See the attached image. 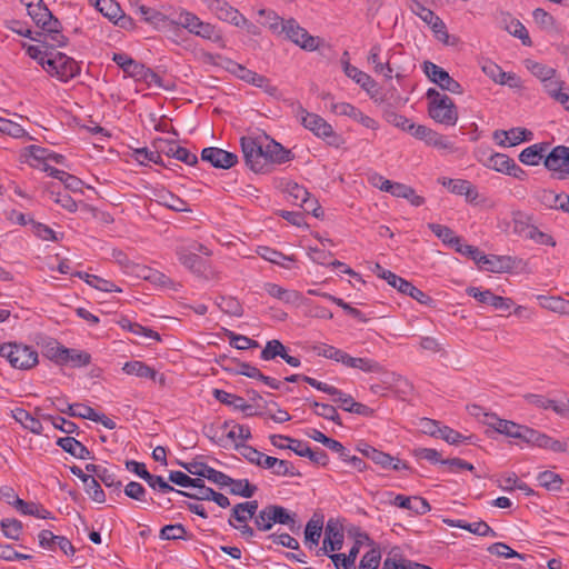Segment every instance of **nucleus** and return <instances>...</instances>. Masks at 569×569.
<instances>
[{
  "instance_id": "obj_1",
  "label": "nucleus",
  "mask_w": 569,
  "mask_h": 569,
  "mask_svg": "<svg viewBox=\"0 0 569 569\" xmlns=\"http://www.w3.org/2000/svg\"><path fill=\"white\" fill-rule=\"evenodd\" d=\"M298 114L300 116L301 124L318 138L326 140L328 144L339 148L343 143L342 137L336 133L332 126L322 117L307 112L302 106H299Z\"/></svg>"
},
{
  "instance_id": "obj_2",
  "label": "nucleus",
  "mask_w": 569,
  "mask_h": 569,
  "mask_svg": "<svg viewBox=\"0 0 569 569\" xmlns=\"http://www.w3.org/2000/svg\"><path fill=\"white\" fill-rule=\"evenodd\" d=\"M0 356L7 358L13 368L27 370L38 363V353L29 346L4 343L0 346Z\"/></svg>"
},
{
  "instance_id": "obj_3",
  "label": "nucleus",
  "mask_w": 569,
  "mask_h": 569,
  "mask_svg": "<svg viewBox=\"0 0 569 569\" xmlns=\"http://www.w3.org/2000/svg\"><path fill=\"white\" fill-rule=\"evenodd\" d=\"M174 28L182 27L189 32L204 39L219 41L221 37L217 33L214 26L201 21L197 16L191 12L182 11L173 20Z\"/></svg>"
},
{
  "instance_id": "obj_4",
  "label": "nucleus",
  "mask_w": 569,
  "mask_h": 569,
  "mask_svg": "<svg viewBox=\"0 0 569 569\" xmlns=\"http://www.w3.org/2000/svg\"><path fill=\"white\" fill-rule=\"evenodd\" d=\"M240 143L246 164L257 173L266 172L267 161L263 153V144L252 137H242Z\"/></svg>"
},
{
  "instance_id": "obj_5",
  "label": "nucleus",
  "mask_w": 569,
  "mask_h": 569,
  "mask_svg": "<svg viewBox=\"0 0 569 569\" xmlns=\"http://www.w3.org/2000/svg\"><path fill=\"white\" fill-rule=\"evenodd\" d=\"M423 72L428 79L439 86L442 90L449 91L455 94L463 92L461 84L456 81L450 74L431 61L423 62Z\"/></svg>"
},
{
  "instance_id": "obj_6",
  "label": "nucleus",
  "mask_w": 569,
  "mask_h": 569,
  "mask_svg": "<svg viewBox=\"0 0 569 569\" xmlns=\"http://www.w3.org/2000/svg\"><path fill=\"white\" fill-rule=\"evenodd\" d=\"M280 32H284L288 39L302 49L316 50L318 48L319 39L310 36L295 19H288L286 22H282Z\"/></svg>"
},
{
  "instance_id": "obj_7",
  "label": "nucleus",
  "mask_w": 569,
  "mask_h": 569,
  "mask_svg": "<svg viewBox=\"0 0 569 569\" xmlns=\"http://www.w3.org/2000/svg\"><path fill=\"white\" fill-rule=\"evenodd\" d=\"M429 116L437 122L455 126L458 120L457 108L452 99L448 96H442L436 104L428 107Z\"/></svg>"
},
{
  "instance_id": "obj_8",
  "label": "nucleus",
  "mask_w": 569,
  "mask_h": 569,
  "mask_svg": "<svg viewBox=\"0 0 569 569\" xmlns=\"http://www.w3.org/2000/svg\"><path fill=\"white\" fill-rule=\"evenodd\" d=\"M343 545V532L338 528L337 523L330 519L325 528V538L322 546L317 549L316 555L318 557L329 555V552H336L341 550Z\"/></svg>"
},
{
  "instance_id": "obj_9",
  "label": "nucleus",
  "mask_w": 569,
  "mask_h": 569,
  "mask_svg": "<svg viewBox=\"0 0 569 569\" xmlns=\"http://www.w3.org/2000/svg\"><path fill=\"white\" fill-rule=\"evenodd\" d=\"M201 159L219 169H229L238 162L237 154L216 147L204 148L201 151Z\"/></svg>"
},
{
  "instance_id": "obj_10",
  "label": "nucleus",
  "mask_w": 569,
  "mask_h": 569,
  "mask_svg": "<svg viewBox=\"0 0 569 569\" xmlns=\"http://www.w3.org/2000/svg\"><path fill=\"white\" fill-rule=\"evenodd\" d=\"M330 109L337 114L347 116L358 121L368 129L377 130L379 127L378 122L373 118L365 114L358 108L348 102L331 103Z\"/></svg>"
},
{
  "instance_id": "obj_11",
  "label": "nucleus",
  "mask_w": 569,
  "mask_h": 569,
  "mask_svg": "<svg viewBox=\"0 0 569 569\" xmlns=\"http://www.w3.org/2000/svg\"><path fill=\"white\" fill-rule=\"evenodd\" d=\"M569 148L565 146L555 147L545 158V167L548 170L557 171L558 179H566L565 168L569 161Z\"/></svg>"
},
{
  "instance_id": "obj_12",
  "label": "nucleus",
  "mask_w": 569,
  "mask_h": 569,
  "mask_svg": "<svg viewBox=\"0 0 569 569\" xmlns=\"http://www.w3.org/2000/svg\"><path fill=\"white\" fill-rule=\"evenodd\" d=\"M486 417L490 419L487 423L497 432L523 441V435H526L528 429L527 426H522L510 420L500 419L493 413L486 415Z\"/></svg>"
},
{
  "instance_id": "obj_13",
  "label": "nucleus",
  "mask_w": 569,
  "mask_h": 569,
  "mask_svg": "<svg viewBox=\"0 0 569 569\" xmlns=\"http://www.w3.org/2000/svg\"><path fill=\"white\" fill-rule=\"evenodd\" d=\"M467 293L478 300L481 303H487L492 306L495 309L500 311H508L513 305L510 298H505L501 296H496L490 290L481 291L479 288L469 287L467 289Z\"/></svg>"
},
{
  "instance_id": "obj_14",
  "label": "nucleus",
  "mask_w": 569,
  "mask_h": 569,
  "mask_svg": "<svg viewBox=\"0 0 569 569\" xmlns=\"http://www.w3.org/2000/svg\"><path fill=\"white\" fill-rule=\"evenodd\" d=\"M138 12L147 23L152 24L158 30H171L174 28V18L167 17L157 9L141 4L138 7Z\"/></svg>"
},
{
  "instance_id": "obj_15",
  "label": "nucleus",
  "mask_w": 569,
  "mask_h": 569,
  "mask_svg": "<svg viewBox=\"0 0 569 569\" xmlns=\"http://www.w3.org/2000/svg\"><path fill=\"white\" fill-rule=\"evenodd\" d=\"M389 278H391L390 286L396 288L399 292L411 297L421 305L430 306L433 302L430 296L415 287L411 282L407 281L406 279L397 274L393 277L389 274Z\"/></svg>"
},
{
  "instance_id": "obj_16",
  "label": "nucleus",
  "mask_w": 569,
  "mask_h": 569,
  "mask_svg": "<svg viewBox=\"0 0 569 569\" xmlns=\"http://www.w3.org/2000/svg\"><path fill=\"white\" fill-rule=\"evenodd\" d=\"M272 523L283 525L289 528L292 532L300 530V525L297 521V513L288 510L287 508L279 505H268Z\"/></svg>"
},
{
  "instance_id": "obj_17",
  "label": "nucleus",
  "mask_w": 569,
  "mask_h": 569,
  "mask_svg": "<svg viewBox=\"0 0 569 569\" xmlns=\"http://www.w3.org/2000/svg\"><path fill=\"white\" fill-rule=\"evenodd\" d=\"M393 506L412 511L416 515H425L430 511L429 502L421 497L397 495L391 501Z\"/></svg>"
},
{
  "instance_id": "obj_18",
  "label": "nucleus",
  "mask_w": 569,
  "mask_h": 569,
  "mask_svg": "<svg viewBox=\"0 0 569 569\" xmlns=\"http://www.w3.org/2000/svg\"><path fill=\"white\" fill-rule=\"evenodd\" d=\"M515 261L509 256L485 254L481 259L479 268L488 272H508L513 268Z\"/></svg>"
},
{
  "instance_id": "obj_19",
  "label": "nucleus",
  "mask_w": 569,
  "mask_h": 569,
  "mask_svg": "<svg viewBox=\"0 0 569 569\" xmlns=\"http://www.w3.org/2000/svg\"><path fill=\"white\" fill-rule=\"evenodd\" d=\"M211 9L218 19L222 21L232 23L234 26H241V23H246V17L227 2L217 0L212 2Z\"/></svg>"
},
{
  "instance_id": "obj_20",
  "label": "nucleus",
  "mask_w": 569,
  "mask_h": 569,
  "mask_svg": "<svg viewBox=\"0 0 569 569\" xmlns=\"http://www.w3.org/2000/svg\"><path fill=\"white\" fill-rule=\"evenodd\" d=\"M263 153L267 161V168L269 167V162L284 163L292 159L291 151L274 140H270L266 146H263Z\"/></svg>"
},
{
  "instance_id": "obj_21",
  "label": "nucleus",
  "mask_w": 569,
  "mask_h": 569,
  "mask_svg": "<svg viewBox=\"0 0 569 569\" xmlns=\"http://www.w3.org/2000/svg\"><path fill=\"white\" fill-rule=\"evenodd\" d=\"M153 196H154L156 202H158L159 204H161L168 209H171L177 212L190 211L187 208L186 201H183L181 198L171 193L168 190H164V189L154 190Z\"/></svg>"
},
{
  "instance_id": "obj_22",
  "label": "nucleus",
  "mask_w": 569,
  "mask_h": 569,
  "mask_svg": "<svg viewBox=\"0 0 569 569\" xmlns=\"http://www.w3.org/2000/svg\"><path fill=\"white\" fill-rule=\"evenodd\" d=\"M58 71L57 77L61 81H68L74 78L80 72L79 64L74 61V59L68 57L62 52H58Z\"/></svg>"
},
{
  "instance_id": "obj_23",
  "label": "nucleus",
  "mask_w": 569,
  "mask_h": 569,
  "mask_svg": "<svg viewBox=\"0 0 569 569\" xmlns=\"http://www.w3.org/2000/svg\"><path fill=\"white\" fill-rule=\"evenodd\" d=\"M443 522L449 527H457L478 536H497L496 531L485 521H478L473 523L465 522L463 520L443 519Z\"/></svg>"
},
{
  "instance_id": "obj_24",
  "label": "nucleus",
  "mask_w": 569,
  "mask_h": 569,
  "mask_svg": "<svg viewBox=\"0 0 569 569\" xmlns=\"http://www.w3.org/2000/svg\"><path fill=\"white\" fill-rule=\"evenodd\" d=\"M57 445L78 459H91L90 450L72 437L59 438Z\"/></svg>"
},
{
  "instance_id": "obj_25",
  "label": "nucleus",
  "mask_w": 569,
  "mask_h": 569,
  "mask_svg": "<svg viewBox=\"0 0 569 569\" xmlns=\"http://www.w3.org/2000/svg\"><path fill=\"white\" fill-rule=\"evenodd\" d=\"M527 134L531 136L532 133L526 129L522 128H512L509 131L505 130H496L493 132V139H499L501 136L505 137V140H500L499 144L502 147L509 146H516L525 140H529L530 138H527Z\"/></svg>"
},
{
  "instance_id": "obj_26",
  "label": "nucleus",
  "mask_w": 569,
  "mask_h": 569,
  "mask_svg": "<svg viewBox=\"0 0 569 569\" xmlns=\"http://www.w3.org/2000/svg\"><path fill=\"white\" fill-rule=\"evenodd\" d=\"M33 41L41 43L43 48L52 51L56 48L64 47L68 42V38L61 33V31L53 29V33L50 32H37V38H32Z\"/></svg>"
},
{
  "instance_id": "obj_27",
  "label": "nucleus",
  "mask_w": 569,
  "mask_h": 569,
  "mask_svg": "<svg viewBox=\"0 0 569 569\" xmlns=\"http://www.w3.org/2000/svg\"><path fill=\"white\" fill-rule=\"evenodd\" d=\"M266 469L273 468V473L276 476H289V477H300L301 473L295 468V466L283 459H278L274 457H267L264 459Z\"/></svg>"
},
{
  "instance_id": "obj_28",
  "label": "nucleus",
  "mask_w": 569,
  "mask_h": 569,
  "mask_svg": "<svg viewBox=\"0 0 569 569\" xmlns=\"http://www.w3.org/2000/svg\"><path fill=\"white\" fill-rule=\"evenodd\" d=\"M347 77L356 81L363 90L373 97L377 90V82L366 72L359 70L357 67H347Z\"/></svg>"
},
{
  "instance_id": "obj_29",
  "label": "nucleus",
  "mask_w": 569,
  "mask_h": 569,
  "mask_svg": "<svg viewBox=\"0 0 569 569\" xmlns=\"http://www.w3.org/2000/svg\"><path fill=\"white\" fill-rule=\"evenodd\" d=\"M74 277L83 279L89 286L104 292H121L122 290L113 282L102 279L98 276L90 274L83 271H77L73 273Z\"/></svg>"
},
{
  "instance_id": "obj_30",
  "label": "nucleus",
  "mask_w": 569,
  "mask_h": 569,
  "mask_svg": "<svg viewBox=\"0 0 569 569\" xmlns=\"http://www.w3.org/2000/svg\"><path fill=\"white\" fill-rule=\"evenodd\" d=\"M348 368L359 369L367 373H383L385 368L376 360L348 356L345 365Z\"/></svg>"
},
{
  "instance_id": "obj_31",
  "label": "nucleus",
  "mask_w": 569,
  "mask_h": 569,
  "mask_svg": "<svg viewBox=\"0 0 569 569\" xmlns=\"http://www.w3.org/2000/svg\"><path fill=\"white\" fill-rule=\"evenodd\" d=\"M547 148L548 144L546 143L532 144L521 151V153L519 154V160L527 166H537L545 157Z\"/></svg>"
},
{
  "instance_id": "obj_32",
  "label": "nucleus",
  "mask_w": 569,
  "mask_h": 569,
  "mask_svg": "<svg viewBox=\"0 0 569 569\" xmlns=\"http://www.w3.org/2000/svg\"><path fill=\"white\" fill-rule=\"evenodd\" d=\"M44 170L49 173V176L59 179L64 184L66 189H69L73 192L82 190L83 182L76 176L49 166L46 167Z\"/></svg>"
},
{
  "instance_id": "obj_33",
  "label": "nucleus",
  "mask_w": 569,
  "mask_h": 569,
  "mask_svg": "<svg viewBox=\"0 0 569 569\" xmlns=\"http://www.w3.org/2000/svg\"><path fill=\"white\" fill-rule=\"evenodd\" d=\"M112 60L126 72L129 77L137 80L141 76L144 64L137 62L126 53H114Z\"/></svg>"
},
{
  "instance_id": "obj_34",
  "label": "nucleus",
  "mask_w": 569,
  "mask_h": 569,
  "mask_svg": "<svg viewBox=\"0 0 569 569\" xmlns=\"http://www.w3.org/2000/svg\"><path fill=\"white\" fill-rule=\"evenodd\" d=\"M13 506L23 515L34 516L41 519H52V515L47 509L34 502H27L20 498H16Z\"/></svg>"
},
{
  "instance_id": "obj_35",
  "label": "nucleus",
  "mask_w": 569,
  "mask_h": 569,
  "mask_svg": "<svg viewBox=\"0 0 569 569\" xmlns=\"http://www.w3.org/2000/svg\"><path fill=\"white\" fill-rule=\"evenodd\" d=\"M540 306L543 309L550 310L552 312L559 315L569 316V300H566L561 297H548V296H538Z\"/></svg>"
},
{
  "instance_id": "obj_36",
  "label": "nucleus",
  "mask_w": 569,
  "mask_h": 569,
  "mask_svg": "<svg viewBox=\"0 0 569 569\" xmlns=\"http://www.w3.org/2000/svg\"><path fill=\"white\" fill-rule=\"evenodd\" d=\"M264 290L273 298L284 303H297L300 300V295L293 290H287L276 283H266Z\"/></svg>"
},
{
  "instance_id": "obj_37",
  "label": "nucleus",
  "mask_w": 569,
  "mask_h": 569,
  "mask_svg": "<svg viewBox=\"0 0 569 569\" xmlns=\"http://www.w3.org/2000/svg\"><path fill=\"white\" fill-rule=\"evenodd\" d=\"M375 463L379 465L383 469L391 468L393 470L409 469V466L406 462H402L400 459L390 456L383 451L376 449L372 452V458L370 459Z\"/></svg>"
},
{
  "instance_id": "obj_38",
  "label": "nucleus",
  "mask_w": 569,
  "mask_h": 569,
  "mask_svg": "<svg viewBox=\"0 0 569 569\" xmlns=\"http://www.w3.org/2000/svg\"><path fill=\"white\" fill-rule=\"evenodd\" d=\"M322 519L311 518L305 529V543L313 549L318 546L322 532Z\"/></svg>"
},
{
  "instance_id": "obj_39",
  "label": "nucleus",
  "mask_w": 569,
  "mask_h": 569,
  "mask_svg": "<svg viewBox=\"0 0 569 569\" xmlns=\"http://www.w3.org/2000/svg\"><path fill=\"white\" fill-rule=\"evenodd\" d=\"M442 184L447 187L452 193L465 194L468 200L472 201L477 197V192L472 189L467 180L461 179H443Z\"/></svg>"
},
{
  "instance_id": "obj_40",
  "label": "nucleus",
  "mask_w": 569,
  "mask_h": 569,
  "mask_svg": "<svg viewBox=\"0 0 569 569\" xmlns=\"http://www.w3.org/2000/svg\"><path fill=\"white\" fill-rule=\"evenodd\" d=\"M180 262L194 273H202L206 270L204 261L194 252L186 249L178 251Z\"/></svg>"
},
{
  "instance_id": "obj_41",
  "label": "nucleus",
  "mask_w": 569,
  "mask_h": 569,
  "mask_svg": "<svg viewBox=\"0 0 569 569\" xmlns=\"http://www.w3.org/2000/svg\"><path fill=\"white\" fill-rule=\"evenodd\" d=\"M122 369L128 375L149 378L153 381L157 379V371L142 361H129L124 363Z\"/></svg>"
},
{
  "instance_id": "obj_42",
  "label": "nucleus",
  "mask_w": 569,
  "mask_h": 569,
  "mask_svg": "<svg viewBox=\"0 0 569 569\" xmlns=\"http://www.w3.org/2000/svg\"><path fill=\"white\" fill-rule=\"evenodd\" d=\"M13 417L23 426V428L30 430L32 433L40 435L42 432V425L40 420L31 416L27 410L18 408L13 412Z\"/></svg>"
},
{
  "instance_id": "obj_43",
  "label": "nucleus",
  "mask_w": 569,
  "mask_h": 569,
  "mask_svg": "<svg viewBox=\"0 0 569 569\" xmlns=\"http://www.w3.org/2000/svg\"><path fill=\"white\" fill-rule=\"evenodd\" d=\"M138 276L156 286L170 287L173 284V281L164 273L144 266L140 267L138 270Z\"/></svg>"
},
{
  "instance_id": "obj_44",
  "label": "nucleus",
  "mask_w": 569,
  "mask_h": 569,
  "mask_svg": "<svg viewBox=\"0 0 569 569\" xmlns=\"http://www.w3.org/2000/svg\"><path fill=\"white\" fill-rule=\"evenodd\" d=\"M535 226L530 223V218L520 211H517L512 216V231L519 237L529 239V234L531 233V229Z\"/></svg>"
},
{
  "instance_id": "obj_45",
  "label": "nucleus",
  "mask_w": 569,
  "mask_h": 569,
  "mask_svg": "<svg viewBox=\"0 0 569 569\" xmlns=\"http://www.w3.org/2000/svg\"><path fill=\"white\" fill-rule=\"evenodd\" d=\"M213 397L221 403L227 405V406H233L236 409H239L242 411H247V410L251 409V407H252L250 405H247L244 402L243 398L232 395V393H229L221 389H214Z\"/></svg>"
},
{
  "instance_id": "obj_46",
  "label": "nucleus",
  "mask_w": 569,
  "mask_h": 569,
  "mask_svg": "<svg viewBox=\"0 0 569 569\" xmlns=\"http://www.w3.org/2000/svg\"><path fill=\"white\" fill-rule=\"evenodd\" d=\"M535 197L547 208L560 209L561 200L565 199V193H555L551 190L539 189L536 191Z\"/></svg>"
},
{
  "instance_id": "obj_47",
  "label": "nucleus",
  "mask_w": 569,
  "mask_h": 569,
  "mask_svg": "<svg viewBox=\"0 0 569 569\" xmlns=\"http://www.w3.org/2000/svg\"><path fill=\"white\" fill-rule=\"evenodd\" d=\"M428 228L442 240L445 244H449L452 248H456L461 240L460 237L456 236L455 232L447 226H442L439 223H429Z\"/></svg>"
},
{
  "instance_id": "obj_48",
  "label": "nucleus",
  "mask_w": 569,
  "mask_h": 569,
  "mask_svg": "<svg viewBox=\"0 0 569 569\" xmlns=\"http://www.w3.org/2000/svg\"><path fill=\"white\" fill-rule=\"evenodd\" d=\"M313 350L317 352L318 356L325 357L327 359L335 360L337 362H341L342 365H346L349 353L329 345H320L313 347Z\"/></svg>"
},
{
  "instance_id": "obj_49",
  "label": "nucleus",
  "mask_w": 569,
  "mask_h": 569,
  "mask_svg": "<svg viewBox=\"0 0 569 569\" xmlns=\"http://www.w3.org/2000/svg\"><path fill=\"white\" fill-rule=\"evenodd\" d=\"M60 352L64 353L63 365L70 362L73 367H84L91 361V356L86 351L67 348V350H61Z\"/></svg>"
},
{
  "instance_id": "obj_50",
  "label": "nucleus",
  "mask_w": 569,
  "mask_h": 569,
  "mask_svg": "<svg viewBox=\"0 0 569 569\" xmlns=\"http://www.w3.org/2000/svg\"><path fill=\"white\" fill-rule=\"evenodd\" d=\"M283 191L289 196L291 202L296 206H299L300 202H306V199H308L310 193L305 187L299 186L293 181H287L284 183Z\"/></svg>"
},
{
  "instance_id": "obj_51",
  "label": "nucleus",
  "mask_w": 569,
  "mask_h": 569,
  "mask_svg": "<svg viewBox=\"0 0 569 569\" xmlns=\"http://www.w3.org/2000/svg\"><path fill=\"white\" fill-rule=\"evenodd\" d=\"M525 66L541 82L556 76V69L530 59L525 61Z\"/></svg>"
},
{
  "instance_id": "obj_52",
  "label": "nucleus",
  "mask_w": 569,
  "mask_h": 569,
  "mask_svg": "<svg viewBox=\"0 0 569 569\" xmlns=\"http://www.w3.org/2000/svg\"><path fill=\"white\" fill-rule=\"evenodd\" d=\"M286 346L281 341L273 339L266 343L264 348L261 351L260 358L266 361L272 360L276 357L283 358L286 356Z\"/></svg>"
},
{
  "instance_id": "obj_53",
  "label": "nucleus",
  "mask_w": 569,
  "mask_h": 569,
  "mask_svg": "<svg viewBox=\"0 0 569 569\" xmlns=\"http://www.w3.org/2000/svg\"><path fill=\"white\" fill-rule=\"evenodd\" d=\"M538 481L541 487L550 491H559L563 483L562 478L553 471H542L538 475Z\"/></svg>"
},
{
  "instance_id": "obj_54",
  "label": "nucleus",
  "mask_w": 569,
  "mask_h": 569,
  "mask_svg": "<svg viewBox=\"0 0 569 569\" xmlns=\"http://www.w3.org/2000/svg\"><path fill=\"white\" fill-rule=\"evenodd\" d=\"M256 491L257 487L251 485L248 479H233V482L230 483V493L234 496L251 498Z\"/></svg>"
},
{
  "instance_id": "obj_55",
  "label": "nucleus",
  "mask_w": 569,
  "mask_h": 569,
  "mask_svg": "<svg viewBox=\"0 0 569 569\" xmlns=\"http://www.w3.org/2000/svg\"><path fill=\"white\" fill-rule=\"evenodd\" d=\"M258 253L264 260L270 261L276 264H280L286 268H288V266L284 263V261H289V262L293 261V257L284 256L283 253H281L274 249H271L269 247H259Z\"/></svg>"
},
{
  "instance_id": "obj_56",
  "label": "nucleus",
  "mask_w": 569,
  "mask_h": 569,
  "mask_svg": "<svg viewBox=\"0 0 569 569\" xmlns=\"http://www.w3.org/2000/svg\"><path fill=\"white\" fill-rule=\"evenodd\" d=\"M236 449H241V455L250 462L256 466L266 469L264 459L268 457L256 448L248 445H236Z\"/></svg>"
},
{
  "instance_id": "obj_57",
  "label": "nucleus",
  "mask_w": 569,
  "mask_h": 569,
  "mask_svg": "<svg viewBox=\"0 0 569 569\" xmlns=\"http://www.w3.org/2000/svg\"><path fill=\"white\" fill-rule=\"evenodd\" d=\"M515 160L503 153L492 154L487 162V166L498 172L508 174L510 167Z\"/></svg>"
},
{
  "instance_id": "obj_58",
  "label": "nucleus",
  "mask_w": 569,
  "mask_h": 569,
  "mask_svg": "<svg viewBox=\"0 0 569 569\" xmlns=\"http://www.w3.org/2000/svg\"><path fill=\"white\" fill-rule=\"evenodd\" d=\"M312 407L315 409V413L319 417H322L325 419L331 420L336 422L337 425L341 426V419L340 416L337 412V409L328 403H320L318 401L312 402Z\"/></svg>"
},
{
  "instance_id": "obj_59",
  "label": "nucleus",
  "mask_w": 569,
  "mask_h": 569,
  "mask_svg": "<svg viewBox=\"0 0 569 569\" xmlns=\"http://www.w3.org/2000/svg\"><path fill=\"white\" fill-rule=\"evenodd\" d=\"M217 305L220 310L227 315L241 317L243 313L240 302L232 297H221Z\"/></svg>"
},
{
  "instance_id": "obj_60",
  "label": "nucleus",
  "mask_w": 569,
  "mask_h": 569,
  "mask_svg": "<svg viewBox=\"0 0 569 569\" xmlns=\"http://www.w3.org/2000/svg\"><path fill=\"white\" fill-rule=\"evenodd\" d=\"M96 7L111 21L118 19L119 14L122 13L120 6L113 0H98Z\"/></svg>"
},
{
  "instance_id": "obj_61",
  "label": "nucleus",
  "mask_w": 569,
  "mask_h": 569,
  "mask_svg": "<svg viewBox=\"0 0 569 569\" xmlns=\"http://www.w3.org/2000/svg\"><path fill=\"white\" fill-rule=\"evenodd\" d=\"M0 527L3 535L13 540H18L22 531V523L17 519H2Z\"/></svg>"
},
{
  "instance_id": "obj_62",
  "label": "nucleus",
  "mask_w": 569,
  "mask_h": 569,
  "mask_svg": "<svg viewBox=\"0 0 569 569\" xmlns=\"http://www.w3.org/2000/svg\"><path fill=\"white\" fill-rule=\"evenodd\" d=\"M187 530L181 523L167 525L160 530V538L164 540L186 539Z\"/></svg>"
},
{
  "instance_id": "obj_63",
  "label": "nucleus",
  "mask_w": 569,
  "mask_h": 569,
  "mask_svg": "<svg viewBox=\"0 0 569 569\" xmlns=\"http://www.w3.org/2000/svg\"><path fill=\"white\" fill-rule=\"evenodd\" d=\"M549 439H550L549 436L541 433V432H539L532 428H529V427L526 431V435H523L525 442L532 445V446H537L539 448H543V449H547Z\"/></svg>"
},
{
  "instance_id": "obj_64",
  "label": "nucleus",
  "mask_w": 569,
  "mask_h": 569,
  "mask_svg": "<svg viewBox=\"0 0 569 569\" xmlns=\"http://www.w3.org/2000/svg\"><path fill=\"white\" fill-rule=\"evenodd\" d=\"M380 559V551L371 549L362 556L358 569H378Z\"/></svg>"
}]
</instances>
